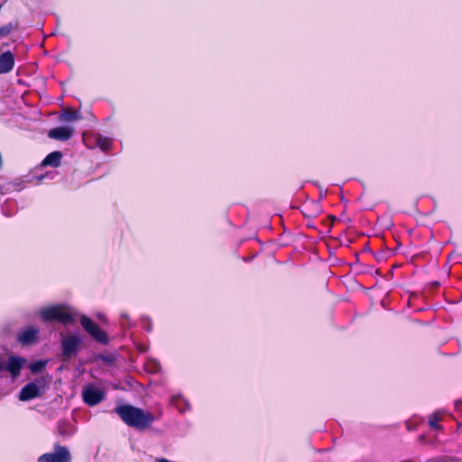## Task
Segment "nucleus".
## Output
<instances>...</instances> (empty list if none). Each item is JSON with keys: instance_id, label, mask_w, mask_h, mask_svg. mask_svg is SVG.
I'll use <instances>...</instances> for the list:
<instances>
[{"instance_id": "nucleus-1", "label": "nucleus", "mask_w": 462, "mask_h": 462, "mask_svg": "<svg viewBox=\"0 0 462 462\" xmlns=\"http://www.w3.org/2000/svg\"><path fill=\"white\" fill-rule=\"evenodd\" d=\"M115 412L126 425L139 430L149 429L155 420V417L150 411L129 404L117 406Z\"/></svg>"}, {"instance_id": "nucleus-2", "label": "nucleus", "mask_w": 462, "mask_h": 462, "mask_svg": "<svg viewBox=\"0 0 462 462\" xmlns=\"http://www.w3.org/2000/svg\"><path fill=\"white\" fill-rule=\"evenodd\" d=\"M40 315L44 322L57 321L63 325H72L76 321V314L68 305H54L42 309Z\"/></svg>"}, {"instance_id": "nucleus-3", "label": "nucleus", "mask_w": 462, "mask_h": 462, "mask_svg": "<svg viewBox=\"0 0 462 462\" xmlns=\"http://www.w3.org/2000/svg\"><path fill=\"white\" fill-rule=\"evenodd\" d=\"M83 337L79 332L62 336L60 340L61 355L63 361L76 357L81 349Z\"/></svg>"}, {"instance_id": "nucleus-4", "label": "nucleus", "mask_w": 462, "mask_h": 462, "mask_svg": "<svg viewBox=\"0 0 462 462\" xmlns=\"http://www.w3.org/2000/svg\"><path fill=\"white\" fill-rule=\"evenodd\" d=\"M47 388V380L45 377H38L26 383L19 393V399L23 402L30 401L41 397Z\"/></svg>"}, {"instance_id": "nucleus-5", "label": "nucleus", "mask_w": 462, "mask_h": 462, "mask_svg": "<svg viewBox=\"0 0 462 462\" xmlns=\"http://www.w3.org/2000/svg\"><path fill=\"white\" fill-rule=\"evenodd\" d=\"M80 323L83 328L98 343L108 344V336L96 322L88 317L83 315L80 318Z\"/></svg>"}, {"instance_id": "nucleus-6", "label": "nucleus", "mask_w": 462, "mask_h": 462, "mask_svg": "<svg viewBox=\"0 0 462 462\" xmlns=\"http://www.w3.org/2000/svg\"><path fill=\"white\" fill-rule=\"evenodd\" d=\"M38 462H71V455L66 447L56 444L54 451L40 456Z\"/></svg>"}, {"instance_id": "nucleus-7", "label": "nucleus", "mask_w": 462, "mask_h": 462, "mask_svg": "<svg viewBox=\"0 0 462 462\" xmlns=\"http://www.w3.org/2000/svg\"><path fill=\"white\" fill-rule=\"evenodd\" d=\"M105 392L95 386L94 384L88 383L84 386L82 390V399L88 406H96L105 399Z\"/></svg>"}, {"instance_id": "nucleus-8", "label": "nucleus", "mask_w": 462, "mask_h": 462, "mask_svg": "<svg viewBox=\"0 0 462 462\" xmlns=\"http://www.w3.org/2000/svg\"><path fill=\"white\" fill-rule=\"evenodd\" d=\"M85 144L88 148L99 147L101 151L107 152L112 146V140L109 137L104 136L101 134H93L88 138L83 136Z\"/></svg>"}, {"instance_id": "nucleus-9", "label": "nucleus", "mask_w": 462, "mask_h": 462, "mask_svg": "<svg viewBox=\"0 0 462 462\" xmlns=\"http://www.w3.org/2000/svg\"><path fill=\"white\" fill-rule=\"evenodd\" d=\"M25 364V359L21 356H11L6 362L5 360V371L11 374L14 379H16L21 373L23 366Z\"/></svg>"}, {"instance_id": "nucleus-10", "label": "nucleus", "mask_w": 462, "mask_h": 462, "mask_svg": "<svg viewBox=\"0 0 462 462\" xmlns=\"http://www.w3.org/2000/svg\"><path fill=\"white\" fill-rule=\"evenodd\" d=\"M74 133L72 126H59L49 131L48 136L54 140L67 141L71 138Z\"/></svg>"}, {"instance_id": "nucleus-11", "label": "nucleus", "mask_w": 462, "mask_h": 462, "mask_svg": "<svg viewBox=\"0 0 462 462\" xmlns=\"http://www.w3.org/2000/svg\"><path fill=\"white\" fill-rule=\"evenodd\" d=\"M39 329L35 328H28L20 332L17 336V340L23 346H29L36 342L38 338Z\"/></svg>"}, {"instance_id": "nucleus-12", "label": "nucleus", "mask_w": 462, "mask_h": 462, "mask_svg": "<svg viewBox=\"0 0 462 462\" xmlns=\"http://www.w3.org/2000/svg\"><path fill=\"white\" fill-rule=\"evenodd\" d=\"M14 66V56L11 51L0 54V74L10 72Z\"/></svg>"}, {"instance_id": "nucleus-13", "label": "nucleus", "mask_w": 462, "mask_h": 462, "mask_svg": "<svg viewBox=\"0 0 462 462\" xmlns=\"http://www.w3.org/2000/svg\"><path fill=\"white\" fill-rule=\"evenodd\" d=\"M57 429L58 433L64 438H69L76 432L75 425L69 420L59 421Z\"/></svg>"}, {"instance_id": "nucleus-14", "label": "nucleus", "mask_w": 462, "mask_h": 462, "mask_svg": "<svg viewBox=\"0 0 462 462\" xmlns=\"http://www.w3.org/2000/svg\"><path fill=\"white\" fill-rule=\"evenodd\" d=\"M62 152L60 151L51 152L49 153L42 162V166H51L53 168H57L60 165V162L62 159Z\"/></svg>"}, {"instance_id": "nucleus-15", "label": "nucleus", "mask_w": 462, "mask_h": 462, "mask_svg": "<svg viewBox=\"0 0 462 462\" xmlns=\"http://www.w3.org/2000/svg\"><path fill=\"white\" fill-rule=\"evenodd\" d=\"M171 402L180 412H184L190 408L189 402L180 395L172 396Z\"/></svg>"}, {"instance_id": "nucleus-16", "label": "nucleus", "mask_w": 462, "mask_h": 462, "mask_svg": "<svg viewBox=\"0 0 462 462\" xmlns=\"http://www.w3.org/2000/svg\"><path fill=\"white\" fill-rule=\"evenodd\" d=\"M61 121L73 122L81 118L79 113L76 110H65L60 116Z\"/></svg>"}, {"instance_id": "nucleus-17", "label": "nucleus", "mask_w": 462, "mask_h": 462, "mask_svg": "<svg viewBox=\"0 0 462 462\" xmlns=\"http://www.w3.org/2000/svg\"><path fill=\"white\" fill-rule=\"evenodd\" d=\"M441 420V415L439 411H435L429 417V425L434 430H439L442 429L438 422Z\"/></svg>"}, {"instance_id": "nucleus-18", "label": "nucleus", "mask_w": 462, "mask_h": 462, "mask_svg": "<svg viewBox=\"0 0 462 462\" xmlns=\"http://www.w3.org/2000/svg\"><path fill=\"white\" fill-rule=\"evenodd\" d=\"M47 361L45 360H37L34 362H32L29 365V368L32 374H39L42 373V370L46 367Z\"/></svg>"}, {"instance_id": "nucleus-19", "label": "nucleus", "mask_w": 462, "mask_h": 462, "mask_svg": "<svg viewBox=\"0 0 462 462\" xmlns=\"http://www.w3.org/2000/svg\"><path fill=\"white\" fill-rule=\"evenodd\" d=\"M120 325L124 329H129L135 326V323L130 319L127 313H121Z\"/></svg>"}, {"instance_id": "nucleus-20", "label": "nucleus", "mask_w": 462, "mask_h": 462, "mask_svg": "<svg viewBox=\"0 0 462 462\" xmlns=\"http://www.w3.org/2000/svg\"><path fill=\"white\" fill-rule=\"evenodd\" d=\"M14 28V24L13 23H8L3 26H0V38L8 36Z\"/></svg>"}, {"instance_id": "nucleus-21", "label": "nucleus", "mask_w": 462, "mask_h": 462, "mask_svg": "<svg viewBox=\"0 0 462 462\" xmlns=\"http://www.w3.org/2000/svg\"><path fill=\"white\" fill-rule=\"evenodd\" d=\"M141 325L142 328L147 332H151L152 330V321L150 317L143 316L141 318Z\"/></svg>"}, {"instance_id": "nucleus-22", "label": "nucleus", "mask_w": 462, "mask_h": 462, "mask_svg": "<svg viewBox=\"0 0 462 462\" xmlns=\"http://www.w3.org/2000/svg\"><path fill=\"white\" fill-rule=\"evenodd\" d=\"M147 370L151 373H157L159 372L161 365L160 363L157 360L151 359L146 363Z\"/></svg>"}, {"instance_id": "nucleus-23", "label": "nucleus", "mask_w": 462, "mask_h": 462, "mask_svg": "<svg viewBox=\"0 0 462 462\" xmlns=\"http://www.w3.org/2000/svg\"><path fill=\"white\" fill-rule=\"evenodd\" d=\"M136 348L139 353H145L148 351L149 346L146 344L138 343L136 344Z\"/></svg>"}, {"instance_id": "nucleus-24", "label": "nucleus", "mask_w": 462, "mask_h": 462, "mask_svg": "<svg viewBox=\"0 0 462 462\" xmlns=\"http://www.w3.org/2000/svg\"><path fill=\"white\" fill-rule=\"evenodd\" d=\"M5 358L0 356V373L5 372Z\"/></svg>"}, {"instance_id": "nucleus-25", "label": "nucleus", "mask_w": 462, "mask_h": 462, "mask_svg": "<svg viewBox=\"0 0 462 462\" xmlns=\"http://www.w3.org/2000/svg\"><path fill=\"white\" fill-rule=\"evenodd\" d=\"M462 404V401L457 400L455 402V407L456 409H458V407Z\"/></svg>"}, {"instance_id": "nucleus-26", "label": "nucleus", "mask_w": 462, "mask_h": 462, "mask_svg": "<svg viewBox=\"0 0 462 462\" xmlns=\"http://www.w3.org/2000/svg\"><path fill=\"white\" fill-rule=\"evenodd\" d=\"M420 440L421 442H423V443H426L425 436H424V435H421V436L420 437Z\"/></svg>"}, {"instance_id": "nucleus-27", "label": "nucleus", "mask_w": 462, "mask_h": 462, "mask_svg": "<svg viewBox=\"0 0 462 462\" xmlns=\"http://www.w3.org/2000/svg\"><path fill=\"white\" fill-rule=\"evenodd\" d=\"M102 359L106 362H110V360L107 356H103Z\"/></svg>"}]
</instances>
